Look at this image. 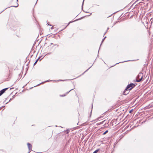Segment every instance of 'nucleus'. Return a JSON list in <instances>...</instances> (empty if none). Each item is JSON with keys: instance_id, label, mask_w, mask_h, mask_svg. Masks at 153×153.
<instances>
[{"instance_id": "9d476101", "label": "nucleus", "mask_w": 153, "mask_h": 153, "mask_svg": "<svg viewBox=\"0 0 153 153\" xmlns=\"http://www.w3.org/2000/svg\"><path fill=\"white\" fill-rule=\"evenodd\" d=\"M18 6V4H17L16 6H13V7H17Z\"/></svg>"}, {"instance_id": "412c9836", "label": "nucleus", "mask_w": 153, "mask_h": 153, "mask_svg": "<svg viewBox=\"0 0 153 153\" xmlns=\"http://www.w3.org/2000/svg\"><path fill=\"white\" fill-rule=\"evenodd\" d=\"M120 62H119V63H116V64H115V65H116V64H118V63H120Z\"/></svg>"}, {"instance_id": "393cba45", "label": "nucleus", "mask_w": 153, "mask_h": 153, "mask_svg": "<svg viewBox=\"0 0 153 153\" xmlns=\"http://www.w3.org/2000/svg\"><path fill=\"white\" fill-rule=\"evenodd\" d=\"M92 108H93V107L92 106Z\"/></svg>"}, {"instance_id": "423d86ee", "label": "nucleus", "mask_w": 153, "mask_h": 153, "mask_svg": "<svg viewBox=\"0 0 153 153\" xmlns=\"http://www.w3.org/2000/svg\"><path fill=\"white\" fill-rule=\"evenodd\" d=\"M99 149H97L94 151L93 153H97L99 151Z\"/></svg>"}, {"instance_id": "7ed1b4c3", "label": "nucleus", "mask_w": 153, "mask_h": 153, "mask_svg": "<svg viewBox=\"0 0 153 153\" xmlns=\"http://www.w3.org/2000/svg\"><path fill=\"white\" fill-rule=\"evenodd\" d=\"M128 89H126V88L125 89L124 91L123 92V94L124 95H126L128 94L129 92V91Z\"/></svg>"}, {"instance_id": "f03ea898", "label": "nucleus", "mask_w": 153, "mask_h": 153, "mask_svg": "<svg viewBox=\"0 0 153 153\" xmlns=\"http://www.w3.org/2000/svg\"><path fill=\"white\" fill-rule=\"evenodd\" d=\"M135 85L133 83H130L128 84L126 87V89L131 90L134 87Z\"/></svg>"}, {"instance_id": "4468645a", "label": "nucleus", "mask_w": 153, "mask_h": 153, "mask_svg": "<svg viewBox=\"0 0 153 153\" xmlns=\"http://www.w3.org/2000/svg\"><path fill=\"white\" fill-rule=\"evenodd\" d=\"M49 22H47V24H48V25H50V26H51V25H49Z\"/></svg>"}, {"instance_id": "6e6552de", "label": "nucleus", "mask_w": 153, "mask_h": 153, "mask_svg": "<svg viewBox=\"0 0 153 153\" xmlns=\"http://www.w3.org/2000/svg\"><path fill=\"white\" fill-rule=\"evenodd\" d=\"M109 28V27H108L107 28V30H106V31L105 32V33H104V35H105L107 33L108 30Z\"/></svg>"}, {"instance_id": "1a4fd4ad", "label": "nucleus", "mask_w": 153, "mask_h": 153, "mask_svg": "<svg viewBox=\"0 0 153 153\" xmlns=\"http://www.w3.org/2000/svg\"><path fill=\"white\" fill-rule=\"evenodd\" d=\"M84 0H83V2H82V9H83V3H84Z\"/></svg>"}, {"instance_id": "39448f33", "label": "nucleus", "mask_w": 153, "mask_h": 153, "mask_svg": "<svg viewBox=\"0 0 153 153\" xmlns=\"http://www.w3.org/2000/svg\"><path fill=\"white\" fill-rule=\"evenodd\" d=\"M27 145L29 150L30 151L29 152L32 150V146L30 143H27Z\"/></svg>"}, {"instance_id": "20e7f679", "label": "nucleus", "mask_w": 153, "mask_h": 153, "mask_svg": "<svg viewBox=\"0 0 153 153\" xmlns=\"http://www.w3.org/2000/svg\"><path fill=\"white\" fill-rule=\"evenodd\" d=\"M8 88H6L1 90L0 91V96L5 91L8 89Z\"/></svg>"}, {"instance_id": "0eeeda50", "label": "nucleus", "mask_w": 153, "mask_h": 153, "mask_svg": "<svg viewBox=\"0 0 153 153\" xmlns=\"http://www.w3.org/2000/svg\"><path fill=\"white\" fill-rule=\"evenodd\" d=\"M108 132V130H107L106 131L104 132L103 134V135H105Z\"/></svg>"}, {"instance_id": "f3484780", "label": "nucleus", "mask_w": 153, "mask_h": 153, "mask_svg": "<svg viewBox=\"0 0 153 153\" xmlns=\"http://www.w3.org/2000/svg\"><path fill=\"white\" fill-rule=\"evenodd\" d=\"M69 133V130H68L67 131V134H68V133Z\"/></svg>"}, {"instance_id": "a878e982", "label": "nucleus", "mask_w": 153, "mask_h": 153, "mask_svg": "<svg viewBox=\"0 0 153 153\" xmlns=\"http://www.w3.org/2000/svg\"><path fill=\"white\" fill-rule=\"evenodd\" d=\"M102 123H101V124H102Z\"/></svg>"}, {"instance_id": "ddd939ff", "label": "nucleus", "mask_w": 153, "mask_h": 153, "mask_svg": "<svg viewBox=\"0 0 153 153\" xmlns=\"http://www.w3.org/2000/svg\"><path fill=\"white\" fill-rule=\"evenodd\" d=\"M39 58H38L36 60V62H37L38 61V60H39Z\"/></svg>"}, {"instance_id": "aec40b11", "label": "nucleus", "mask_w": 153, "mask_h": 153, "mask_svg": "<svg viewBox=\"0 0 153 153\" xmlns=\"http://www.w3.org/2000/svg\"><path fill=\"white\" fill-rule=\"evenodd\" d=\"M106 38V36H105L104 37V39H105Z\"/></svg>"}, {"instance_id": "a211bd4d", "label": "nucleus", "mask_w": 153, "mask_h": 153, "mask_svg": "<svg viewBox=\"0 0 153 153\" xmlns=\"http://www.w3.org/2000/svg\"><path fill=\"white\" fill-rule=\"evenodd\" d=\"M104 39H102V43L104 41Z\"/></svg>"}, {"instance_id": "2eb2a0df", "label": "nucleus", "mask_w": 153, "mask_h": 153, "mask_svg": "<svg viewBox=\"0 0 153 153\" xmlns=\"http://www.w3.org/2000/svg\"><path fill=\"white\" fill-rule=\"evenodd\" d=\"M73 89H72L71 90L69 91H68V92L67 93V94L71 90H72Z\"/></svg>"}, {"instance_id": "5701e85b", "label": "nucleus", "mask_w": 153, "mask_h": 153, "mask_svg": "<svg viewBox=\"0 0 153 153\" xmlns=\"http://www.w3.org/2000/svg\"><path fill=\"white\" fill-rule=\"evenodd\" d=\"M53 28V27H52L51 28V29H52Z\"/></svg>"}, {"instance_id": "f257e3e1", "label": "nucleus", "mask_w": 153, "mask_h": 153, "mask_svg": "<svg viewBox=\"0 0 153 153\" xmlns=\"http://www.w3.org/2000/svg\"><path fill=\"white\" fill-rule=\"evenodd\" d=\"M143 77V74L142 73H140L139 74L136 79V82H139L141 81Z\"/></svg>"}, {"instance_id": "4be33fe9", "label": "nucleus", "mask_w": 153, "mask_h": 153, "mask_svg": "<svg viewBox=\"0 0 153 153\" xmlns=\"http://www.w3.org/2000/svg\"><path fill=\"white\" fill-rule=\"evenodd\" d=\"M40 84H39L38 85H37L36 86H38Z\"/></svg>"}, {"instance_id": "dca6fc26", "label": "nucleus", "mask_w": 153, "mask_h": 153, "mask_svg": "<svg viewBox=\"0 0 153 153\" xmlns=\"http://www.w3.org/2000/svg\"><path fill=\"white\" fill-rule=\"evenodd\" d=\"M65 96V95H61L60 96H61V97H64V96Z\"/></svg>"}, {"instance_id": "9b49d317", "label": "nucleus", "mask_w": 153, "mask_h": 153, "mask_svg": "<svg viewBox=\"0 0 153 153\" xmlns=\"http://www.w3.org/2000/svg\"><path fill=\"white\" fill-rule=\"evenodd\" d=\"M37 62H36V61L35 62V63H34V65H35L36 64V63H37Z\"/></svg>"}, {"instance_id": "f8f14e48", "label": "nucleus", "mask_w": 153, "mask_h": 153, "mask_svg": "<svg viewBox=\"0 0 153 153\" xmlns=\"http://www.w3.org/2000/svg\"><path fill=\"white\" fill-rule=\"evenodd\" d=\"M101 117H98V118L97 119V120H99V119L101 118Z\"/></svg>"}, {"instance_id": "6ab92c4d", "label": "nucleus", "mask_w": 153, "mask_h": 153, "mask_svg": "<svg viewBox=\"0 0 153 153\" xmlns=\"http://www.w3.org/2000/svg\"><path fill=\"white\" fill-rule=\"evenodd\" d=\"M91 67H90L89 68L87 69L86 71H88L89 69H90V68H91Z\"/></svg>"}, {"instance_id": "b1692460", "label": "nucleus", "mask_w": 153, "mask_h": 153, "mask_svg": "<svg viewBox=\"0 0 153 153\" xmlns=\"http://www.w3.org/2000/svg\"><path fill=\"white\" fill-rule=\"evenodd\" d=\"M131 111H132V110L130 111L129 112L130 113L131 112Z\"/></svg>"}]
</instances>
